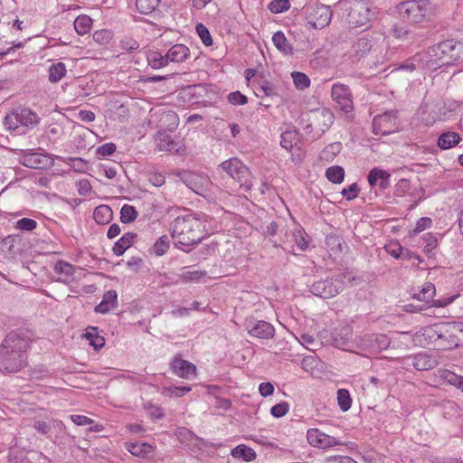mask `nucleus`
Masks as SVG:
<instances>
[{
    "label": "nucleus",
    "mask_w": 463,
    "mask_h": 463,
    "mask_svg": "<svg viewBox=\"0 0 463 463\" xmlns=\"http://www.w3.org/2000/svg\"><path fill=\"white\" fill-rule=\"evenodd\" d=\"M316 120L319 123L323 122L324 127L328 128L334 122V115L328 109H322L316 115Z\"/></svg>",
    "instance_id": "nucleus-49"
},
{
    "label": "nucleus",
    "mask_w": 463,
    "mask_h": 463,
    "mask_svg": "<svg viewBox=\"0 0 463 463\" xmlns=\"http://www.w3.org/2000/svg\"><path fill=\"white\" fill-rule=\"evenodd\" d=\"M53 269L56 273L60 274L63 278V281H68L74 273V267L69 262L59 260L55 263Z\"/></svg>",
    "instance_id": "nucleus-32"
},
{
    "label": "nucleus",
    "mask_w": 463,
    "mask_h": 463,
    "mask_svg": "<svg viewBox=\"0 0 463 463\" xmlns=\"http://www.w3.org/2000/svg\"><path fill=\"white\" fill-rule=\"evenodd\" d=\"M384 249L394 259H400L403 253L402 246L396 241H391L384 246Z\"/></svg>",
    "instance_id": "nucleus-47"
},
{
    "label": "nucleus",
    "mask_w": 463,
    "mask_h": 463,
    "mask_svg": "<svg viewBox=\"0 0 463 463\" xmlns=\"http://www.w3.org/2000/svg\"><path fill=\"white\" fill-rule=\"evenodd\" d=\"M85 337L95 349H99L105 345V339L99 335L97 327H89L85 333Z\"/></svg>",
    "instance_id": "nucleus-35"
},
{
    "label": "nucleus",
    "mask_w": 463,
    "mask_h": 463,
    "mask_svg": "<svg viewBox=\"0 0 463 463\" xmlns=\"http://www.w3.org/2000/svg\"><path fill=\"white\" fill-rule=\"evenodd\" d=\"M112 38L111 32L109 30H99L93 33V39L95 42L100 44H107Z\"/></svg>",
    "instance_id": "nucleus-54"
},
{
    "label": "nucleus",
    "mask_w": 463,
    "mask_h": 463,
    "mask_svg": "<svg viewBox=\"0 0 463 463\" xmlns=\"http://www.w3.org/2000/svg\"><path fill=\"white\" fill-rule=\"evenodd\" d=\"M412 365L418 371H426L436 367L438 361L431 355L420 353L413 357Z\"/></svg>",
    "instance_id": "nucleus-21"
},
{
    "label": "nucleus",
    "mask_w": 463,
    "mask_h": 463,
    "mask_svg": "<svg viewBox=\"0 0 463 463\" xmlns=\"http://www.w3.org/2000/svg\"><path fill=\"white\" fill-rule=\"evenodd\" d=\"M439 376L443 382L453 386L457 385L460 378V375H458L455 373L447 369L439 370Z\"/></svg>",
    "instance_id": "nucleus-48"
},
{
    "label": "nucleus",
    "mask_w": 463,
    "mask_h": 463,
    "mask_svg": "<svg viewBox=\"0 0 463 463\" xmlns=\"http://www.w3.org/2000/svg\"><path fill=\"white\" fill-rule=\"evenodd\" d=\"M37 227L36 221L30 218H22L17 221L16 228L21 231L31 232Z\"/></svg>",
    "instance_id": "nucleus-51"
},
{
    "label": "nucleus",
    "mask_w": 463,
    "mask_h": 463,
    "mask_svg": "<svg viewBox=\"0 0 463 463\" xmlns=\"http://www.w3.org/2000/svg\"><path fill=\"white\" fill-rule=\"evenodd\" d=\"M435 292V286L430 282H427L418 293H413L412 298L419 301L425 302L426 305L432 301V307H444L450 304L454 299V297L442 299H433Z\"/></svg>",
    "instance_id": "nucleus-13"
},
{
    "label": "nucleus",
    "mask_w": 463,
    "mask_h": 463,
    "mask_svg": "<svg viewBox=\"0 0 463 463\" xmlns=\"http://www.w3.org/2000/svg\"><path fill=\"white\" fill-rule=\"evenodd\" d=\"M205 222L197 214L189 213L176 217L172 224V237L178 249L198 244L206 235Z\"/></svg>",
    "instance_id": "nucleus-2"
},
{
    "label": "nucleus",
    "mask_w": 463,
    "mask_h": 463,
    "mask_svg": "<svg viewBox=\"0 0 463 463\" xmlns=\"http://www.w3.org/2000/svg\"><path fill=\"white\" fill-rule=\"evenodd\" d=\"M137 234L135 232L125 233L113 246V252L116 256H121L134 243Z\"/></svg>",
    "instance_id": "nucleus-23"
},
{
    "label": "nucleus",
    "mask_w": 463,
    "mask_h": 463,
    "mask_svg": "<svg viewBox=\"0 0 463 463\" xmlns=\"http://www.w3.org/2000/svg\"><path fill=\"white\" fill-rule=\"evenodd\" d=\"M171 368L177 376L184 379L195 375L196 372V366L193 363L182 359L179 354L175 356L171 363Z\"/></svg>",
    "instance_id": "nucleus-15"
},
{
    "label": "nucleus",
    "mask_w": 463,
    "mask_h": 463,
    "mask_svg": "<svg viewBox=\"0 0 463 463\" xmlns=\"http://www.w3.org/2000/svg\"><path fill=\"white\" fill-rule=\"evenodd\" d=\"M92 19L88 15H79L74 21V28L78 34L84 35L91 28Z\"/></svg>",
    "instance_id": "nucleus-33"
},
{
    "label": "nucleus",
    "mask_w": 463,
    "mask_h": 463,
    "mask_svg": "<svg viewBox=\"0 0 463 463\" xmlns=\"http://www.w3.org/2000/svg\"><path fill=\"white\" fill-rule=\"evenodd\" d=\"M352 338V329L349 326L335 327L332 332L333 345L336 347H344Z\"/></svg>",
    "instance_id": "nucleus-19"
},
{
    "label": "nucleus",
    "mask_w": 463,
    "mask_h": 463,
    "mask_svg": "<svg viewBox=\"0 0 463 463\" xmlns=\"http://www.w3.org/2000/svg\"><path fill=\"white\" fill-rule=\"evenodd\" d=\"M231 178L240 184L241 187L250 190L252 186L251 175L249 168L238 158L233 157L224 161L220 165Z\"/></svg>",
    "instance_id": "nucleus-6"
},
{
    "label": "nucleus",
    "mask_w": 463,
    "mask_h": 463,
    "mask_svg": "<svg viewBox=\"0 0 463 463\" xmlns=\"http://www.w3.org/2000/svg\"><path fill=\"white\" fill-rule=\"evenodd\" d=\"M66 66L63 62H57L49 68V80L52 83L60 81L66 74Z\"/></svg>",
    "instance_id": "nucleus-34"
},
{
    "label": "nucleus",
    "mask_w": 463,
    "mask_h": 463,
    "mask_svg": "<svg viewBox=\"0 0 463 463\" xmlns=\"http://www.w3.org/2000/svg\"><path fill=\"white\" fill-rule=\"evenodd\" d=\"M32 341V334L26 329L8 333L0 344V372L10 374L25 368Z\"/></svg>",
    "instance_id": "nucleus-1"
},
{
    "label": "nucleus",
    "mask_w": 463,
    "mask_h": 463,
    "mask_svg": "<svg viewBox=\"0 0 463 463\" xmlns=\"http://www.w3.org/2000/svg\"><path fill=\"white\" fill-rule=\"evenodd\" d=\"M259 392L261 396L268 397L273 393L274 387L269 382L261 383L259 386Z\"/></svg>",
    "instance_id": "nucleus-64"
},
{
    "label": "nucleus",
    "mask_w": 463,
    "mask_h": 463,
    "mask_svg": "<svg viewBox=\"0 0 463 463\" xmlns=\"http://www.w3.org/2000/svg\"><path fill=\"white\" fill-rule=\"evenodd\" d=\"M374 341L376 342L375 348L378 350H385L390 345V340L385 335H375Z\"/></svg>",
    "instance_id": "nucleus-63"
},
{
    "label": "nucleus",
    "mask_w": 463,
    "mask_h": 463,
    "mask_svg": "<svg viewBox=\"0 0 463 463\" xmlns=\"http://www.w3.org/2000/svg\"><path fill=\"white\" fill-rule=\"evenodd\" d=\"M17 112L18 118H20L21 128H33L36 126L40 121L38 115L28 108H18Z\"/></svg>",
    "instance_id": "nucleus-22"
},
{
    "label": "nucleus",
    "mask_w": 463,
    "mask_h": 463,
    "mask_svg": "<svg viewBox=\"0 0 463 463\" xmlns=\"http://www.w3.org/2000/svg\"><path fill=\"white\" fill-rule=\"evenodd\" d=\"M245 327L250 335L258 338L269 339L275 334V328L270 323L256 320L253 317H248L245 320Z\"/></svg>",
    "instance_id": "nucleus-12"
},
{
    "label": "nucleus",
    "mask_w": 463,
    "mask_h": 463,
    "mask_svg": "<svg viewBox=\"0 0 463 463\" xmlns=\"http://www.w3.org/2000/svg\"><path fill=\"white\" fill-rule=\"evenodd\" d=\"M371 39L367 35H361L352 45L351 56L354 60L359 61L371 50Z\"/></svg>",
    "instance_id": "nucleus-17"
},
{
    "label": "nucleus",
    "mask_w": 463,
    "mask_h": 463,
    "mask_svg": "<svg viewBox=\"0 0 463 463\" xmlns=\"http://www.w3.org/2000/svg\"><path fill=\"white\" fill-rule=\"evenodd\" d=\"M289 8H290L289 0H273L268 5V9L272 14H279L282 12H286Z\"/></svg>",
    "instance_id": "nucleus-45"
},
{
    "label": "nucleus",
    "mask_w": 463,
    "mask_h": 463,
    "mask_svg": "<svg viewBox=\"0 0 463 463\" xmlns=\"http://www.w3.org/2000/svg\"><path fill=\"white\" fill-rule=\"evenodd\" d=\"M307 20L314 29H323L332 19L330 6L322 4H312L307 9Z\"/></svg>",
    "instance_id": "nucleus-8"
},
{
    "label": "nucleus",
    "mask_w": 463,
    "mask_h": 463,
    "mask_svg": "<svg viewBox=\"0 0 463 463\" xmlns=\"http://www.w3.org/2000/svg\"><path fill=\"white\" fill-rule=\"evenodd\" d=\"M306 232L303 230H296L293 232V237L298 247L304 250L307 248L308 241L306 239Z\"/></svg>",
    "instance_id": "nucleus-53"
},
{
    "label": "nucleus",
    "mask_w": 463,
    "mask_h": 463,
    "mask_svg": "<svg viewBox=\"0 0 463 463\" xmlns=\"http://www.w3.org/2000/svg\"><path fill=\"white\" fill-rule=\"evenodd\" d=\"M71 421L79 426H88L87 431L100 432L104 430L103 425L95 423L93 420L83 415H71Z\"/></svg>",
    "instance_id": "nucleus-29"
},
{
    "label": "nucleus",
    "mask_w": 463,
    "mask_h": 463,
    "mask_svg": "<svg viewBox=\"0 0 463 463\" xmlns=\"http://www.w3.org/2000/svg\"><path fill=\"white\" fill-rule=\"evenodd\" d=\"M206 272L202 270L184 271L181 275V279L185 282L195 281L205 276Z\"/></svg>",
    "instance_id": "nucleus-55"
},
{
    "label": "nucleus",
    "mask_w": 463,
    "mask_h": 463,
    "mask_svg": "<svg viewBox=\"0 0 463 463\" xmlns=\"http://www.w3.org/2000/svg\"><path fill=\"white\" fill-rule=\"evenodd\" d=\"M137 217V212L135 207L129 204H124L120 211V221L123 223L134 222Z\"/></svg>",
    "instance_id": "nucleus-42"
},
{
    "label": "nucleus",
    "mask_w": 463,
    "mask_h": 463,
    "mask_svg": "<svg viewBox=\"0 0 463 463\" xmlns=\"http://www.w3.org/2000/svg\"><path fill=\"white\" fill-rule=\"evenodd\" d=\"M160 0H137V9L140 14H148L156 10Z\"/></svg>",
    "instance_id": "nucleus-39"
},
{
    "label": "nucleus",
    "mask_w": 463,
    "mask_h": 463,
    "mask_svg": "<svg viewBox=\"0 0 463 463\" xmlns=\"http://www.w3.org/2000/svg\"><path fill=\"white\" fill-rule=\"evenodd\" d=\"M359 187L357 184H352L348 188H344L341 192L344 197H345L348 201L353 200L358 196Z\"/></svg>",
    "instance_id": "nucleus-59"
},
{
    "label": "nucleus",
    "mask_w": 463,
    "mask_h": 463,
    "mask_svg": "<svg viewBox=\"0 0 463 463\" xmlns=\"http://www.w3.org/2000/svg\"><path fill=\"white\" fill-rule=\"evenodd\" d=\"M148 180L153 185L160 187L165 183V176L160 172L153 171L148 174Z\"/></svg>",
    "instance_id": "nucleus-58"
},
{
    "label": "nucleus",
    "mask_w": 463,
    "mask_h": 463,
    "mask_svg": "<svg viewBox=\"0 0 463 463\" xmlns=\"http://www.w3.org/2000/svg\"><path fill=\"white\" fill-rule=\"evenodd\" d=\"M461 140L459 135L456 132L448 131L442 133L438 138L437 145L439 148L445 150L457 146Z\"/></svg>",
    "instance_id": "nucleus-27"
},
{
    "label": "nucleus",
    "mask_w": 463,
    "mask_h": 463,
    "mask_svg": "<svg viewBox=\"0 0 463 463\" xmlns=\"http://www.w3.org/2000/svg\"><path fill=\"white\" fill-rule=\"evenodd\" d=\"M337 402L340 409L343 411H347L352 404V399L349 392L345 389H339L337 391Z\"/></svg>",
    "instance_id": "nucleus-43"
},
{
    "label": "nucleus",
    "mask_w": 463,
    "mask_h": 463,
    "mask_svg": "<svg viewBox=\"0 0 463 463\" xmlns=\"http://www.w3.org/2000/svg\"><path fill=\"white\" fill-rule=\"evenodd\" d=\"M102 301L109 304V306L112 307L113 308H116L118 304L117 292L115 290L107 291L103 296Z\"/></svg>",
    "instance_id": "nucleus-61"
},
{
    "label": "nucleus",
    "mask_w": 463,
    "mask_h": 463,
    "mask_svg": "<svg viewBox=\"0 0 463 463\" xmlns=\"http://www.w3.org/2000/svg\"><path fill=\"white\" fill-rule=\"evenodd\" d=\"M169 249V239L166 235L160 237L154 244L153 250L156 256L164 255Z\"/></svg>",
    "instance_id": "nucleus-46"
},
{
    "label": "nucleus",
    "mask_w": 463,
    "mask_h": 463,
    "mask_svg": "<svg viewBox=\"0 0 463 463\" xmlns=\"http://www.w3.org/2000/svg\"><path fill=\"white\" fill-rule=\"evenodd\" d=\"M332 99L337 107L344 112L348 113L354 109L353 95L347 85L337 82L333 84L331 90Z\"/></svg>",
    "instance_id": "nucleus-10"
},
{
    "label": "nucleus",
    "mask_w": 463,
    "mask_h": 463,
    "mask_svg": "<svg viewBox=\"0 0 463 463\" xmlns=\"http://www.w3.org/2000/svg\"><path fill=\"white\" fill-rule=\"evenodd\" d=\"M343 240L335 235H329L326 239V243L328 247H331V250L334 252L342 251Z\"/></svg>",
    "instance_id": "nucleus-52"
},
{
    "label": "nucleus",
    "mask_w": 463,
    "mask_h": 463,
    "mask_svg": "<svg viewBox=\"0 0 463 463\" xmlns=\"http://www.w3.org/2000/svg\"><path fill=\"white\" fill-rule=\"evenodd\" d=\"M113 217L112 210L108 205H99L95 208L93 218L99 224L109 223Z\"/></svg>",
    "instance_id": "nucleus-31"
},
{
    "label": "nucleus",
    "mask_w": 463,
    "mask_h": 463,
    "mask_svg": "<svg viewBox=\"0 0 463 463\" xmlns=\"http://www.w3.org/2000/svg\"><path fill=\"white\" fill-rule=\"evenodd\" d=\"M232 455L234 457L242 458L246 461H251V460L255 459V458H256L255 451L252 449L248 448L244 445L237 446L233 449Z\"/></svg>",
    "instance_id": "nucleus-40"
},
{
    "label": "nucleus",
    "mask_w": 463,
    "mask_h": 463,
    "mask_svg": "<svg viewBox=\"0 0 463 463\" xmlns=\"http://www.w3.org/2000/svg\"><path fill=\"white\" fill-rule=\"evenodd\" d=\"M293 82L295 87L298 90H305L309 87L310 80L309 78L303 72L294 71L291 73Z\"/></svg>",
    "instance_id": "nucleus-44"
},
{
    "label": "nucleus",
    "mask_w": 463,
    "mask_h": 463,
    "mask_svg": "<svg viewBox=\"0 0 463 463\" xmlns=\"http://www.w3.org/2000/svg\"><path fill=\"white\" fill-rule=\"evenodd\" d=\"M116 145L114 143H106L97 148V155L100 156H108L116 151Z\"/></svg>",
    "instance_id": "nucleus-60"
},
{
    "label": "nucleus",
    "mask_w": 463,
    "mask_h": 463,
    "mask_svg": "<svg viewBox=\"0 0 463 463\" xmlns=\"http://www.w3.org/2000/svg\"><path fill=\"white\" fill-rule=\"evenodd\" d=\"M5 126L9 130L17 131L19 134H24V130L19 131L21 128L20 118H18L17 109L8 113L4 120Z\"/></svg>",
    "instance_id": "nucleus-36"
},
{
    "label": "nucleus",
    "mask_w": 463,
    "mask_h": 463,
    "mask_svg": "<svg viewBox=\"0 0 463 463\" xmlns=\"http://www.w3.org/2000/svg\"><path fill=\"white\" fill-rule=\"evenodd\" d=\"M430 53L439 66H455L463 61V43L446 40L433 45Z\"/></svg>",
    "instance_id": "nucleus-4"
},
{
    "label": "nucleus",
    "mask_w": 463,
    "mask_h": 463,
    "mask_svg": "<svg viewBox=\"0 0 463 463\" xmlns=\"http://www.w3.org/2000/svg\"><path fill=\"white\" fill-rule=\"evenodd\" d=\"M343 277L345 275L340 274L335 278L318 280L310 287V292L322 298H331L344 289Z\"/></svg>",
    "instance_id": "nucleus-7"
},
{
    "label": "nucleus",
    "mask_w": 463,
    "mask_h": 463,
    "mask_svg": "<svg viewBox=\"0 0 463 463\" xmlns=\"http://www.w3.org/2000/svg\"><path fill=\"white\" fill-rule=\"evenodd\" d=\"M338 5L346 13L347 23L354 27L366 25L375 17L369 0H340Z\"/></svg>",
    "instance_id": "nucleus-3"
},
{
    "label": "nucleus",
    "mask_w": 463,
    "mask_h": 463,
    "mask_svg": "<svg viewBox=\"0 0 463 463\" xmlns=\"http://www.w3.org/2000/svg\"><path fill=\"white\" fill-rule=\"evenodd\" d=\"M397 111H387L373 119V131L375 135H389L398 129Z\"/></svg>",
    "instance_id": "nucleus-9"
},
{
    "label": "nucleus",
    "mask_w": 463,
    "mask_h": 463,
    "mask_svg": "<svg viewBox=\"0 0 463 463\" xmlns=\"http://www.w3.org/2000/svg\"><path fill=\"white\" fill-rule=\"evenodd\" d=\"M308 443L316 448L326 449L337 445L333 436H307Z\"/></svg>",
    "instance_id": "nucleus-28"
},
{
    "label": "nucleus",
    "mask_w": 463,
    "mask_h": 463,
    "mask_svg": "<svg viewBox=\"0 0 463 463\" xmlns=\"http://www.w3.org/2000/svg\"><path fill=\"white\" fill-rule=\"evenodd\" d=\"M275 47L283 54H292L293 48L281 31L276 32L272 36Z\"/></svg>",
    "instance_id": "nucleus-30"
},
{
    "label": "nucleus",
    "mask_w": 463,
    "mask_h": 463,
    "mask_svg": "<svg viewBox=\"0 0 463 463\" xmlns=\"http://www.w3.org/2000/svg\"><path fill=\"white\" fill-rule=\"evenodd\" d=\"M391 175L382 169L373 168L367 176L368 183L371 186H375L377 184L382 190L387 188L390 184Z\"/></svg>",
    "instance_id": "nucleus-18"
},
{
    "label": "nucleus",
    "mask_w": 463,
    "mask_h": 463,
    "mask_svg": "<svg viewBox=\"0 0 463 463\" xmlns=\"http://www.w3.org/2000/svg\"><path fill=\"white\" fill-rule=\"evenodd\" d=\"M127 450L131 453L133 456L145 458L147 455L154 452L155 447L154 445L147 442H127L126 443Z\"/></svg>",
    "instance_id": "nucleus-20"
},
{
    "label": "nucleus",
    "mask_w": 463,
    "mask_h": 463,
    "mask_svg": "<svg viewBox=\"0 0 463 463\" xmlns=\"http://www.w3.org/2000/svg\"><path fill=\"white\" fill-rule=\"evenodd\" d=\"M396 9L403 22L420 24L426 21L430 12V0H408L400 3Z\"/></svg>",
    "instance_id": "nucleus-5"
},
{
    "label": "nucleus",
    "mask_w": 463,
    "mask_h": 463,
    "mask_svg": "<svg viewBox=\"0 0 463 463\" xmlns=\"http://www.w3.org/2000/svg\"><path fill=\"white\" fill-rule=\"evenodd\" d=\"M196 32L204 45H206V46L212 45L213 40H212L210 32L203 24H198L196 25Z\"/></svg>",
    "instance_id": "nucleus-50"
},
{
    "label": "nucleus",
    "mask_w": 463,
    "mask_h": 463,
    "mask_svg": "<svg viewBox=\"0 0 463 463\" xmlns=\"http://www.w3.org/2000/svg\"><path fill=\"white\" fill-rule=\"evenodd\" d=\"M167 58L171 62H182L190 54L189 49L184 44H175L167 52Z\"/></svg>",
    "instance_id": "nucleus-24"
},
{
    "label": "nucleus",
    "mask_w": 463,
    "mask_h": 463,
    "mask_svg": "<svg viewBox=\"0 0 463 463\" xmlns=\"http://www.w3.org/2000/svg\"><path fill=\"white\" fill-rule=\"evenodd\" d=\"M422 335L428 340L429 344H432L438 348L449 349L446 346V345H449V342L443 343L442 341L445 338H450L449 324L447 326L434 325L427 326L423 328Z\"/></svg>",
    "instance_id": "nucleus-11"
},
{
    "label": "nucleus",
    "mask_w": 463,
    "mask_h": 463,
    "mask_svg": "<svg viewBox=\"0 0 463 463\" xmlns=\"http://www.w3.org/2000/svg\"><path fill=\"white\" fill-rule=\"evenodd\" d=\"M280 145L283 148L289 151L298 142V134L295 131H285L281 134Z\"/></svg>",
    "instance_id": "nucleus-41"
},
{
    "label": "nucleus",
    "mask_w": 463,
    "mask_h": 463,
    "mask_svg": "<svg viewBox=\"0 0 463 463\" xmlns=\"http://www.w3.org/2000/svg\"><path fill=\"white\" fill-rule=\"evenodd\" d=\"M147 61L153 69H160L169 63V59L167 58V54L162 55L160 52H154L148 54Z\"/></svg>",
    "instance_id": "nucleus-37"
},
{
    "label": "nucleus",
    "mask_w": 463,
    "mask_h": 463,
    "mask_svg": "<svg viewBox=\"0 0 463 463\" xmlns=\"http://www.w3.org/2000/svg\"><path fill=\"white\" fill-rule=\"evenodd\" d=\"M178 175L181 176L184 184L196 194H199L200 190L209 182L206 177L194 172H183Z\"/></svg>",
    "instance_id": "nucleus-16"
},
{
    "label": "nucleus",
    "mask_w": 463,
    "mask_h": 463,
    "mask_svg": "<svg viewBox=\"0 0 463 463\" xmlns=\"http://www.w3.org/2000/svg\"><path fill=\"white\" fill-rule=\"evenodd\" d=\"M148 415L153 419H161L164 417V410L161 407L156 405L146 406Z\"/></svg>",
    "instance_id": "nucleus-62"
},
{
    "label": "nucleus",
    "mask_w": 463,
    "mask_h": 463,
    "mask_svg": "<svg viewBox=\"0 0 463 463\" xmlns=\"http://www.w3.org/2000/svg\"><path fill=\"white\" fill-rule=\"evenodd\" d=\"M228 101L232 105H244L248 102V98L240 91H234L228 95Z\"/></svg>",
    "instance_id": "nucleus-57"
},
{
    "label": "nucleus",
    "mask_w": 463,
    "mask_h": 463,
    "mask_svg": "<svg viewBox=\"0 0 463 463\" xmlns=\"http://www.w3.org/2000/svg\"><path fill=\"white\" fill-rule=\"evenodd\" d=\"M156 147L160 151H178L177 144L165 131H159L156 137Z\"/></svg>",
    "instance_id": "nucleus-25"
},
{
    "label": "nucleus",
    "mask_w": 463,
    "mask_h": 463,
    "mask_svg": "<svg viewBox=\"0 0 463 463\" xmlns=\"http://www.w3.org/2000/svg\"><path fill=\"white\" fill-rule=\"evenodd\" d=\"M450 340L449 345H446L449 349L458 347L460 343H463V323L449 324Z\"/></svg>",
    "instance_id": "nucleus-26"
},
{
    "label": "nucleus",
    "mask_w": 463,
    "mask_h": 463,
    "mask_svg": "<svg viewBox=\"0 0 463 463\" xmlns=\"http://www.w3.org/2000/svg\"><path fill=\"white\" fill-rule=\"evenodd\" d=\"M326 176L330 182L334 184H340L344 180L345 170L342 166L333 165L326 169Z\"/></svg>",
    "instance_id": "nucleus-38"
},
{
    "label": "nucleus",
    "mask_w": 463,
    "mask_h": 463,
    "mask_svg": "<svg viewBox=\"0 0 463 463\" xmlns=\"http://www.w3.org/2000/svg\"><path fill=\"white\" fill-rule=\"evenodd\" d=\"M288 409H289V406H288V402H283L274 405L270 410V413L275 418H280L287 414V412L288 411Z\"/></svg>",
    "instance_id": "nucleus-56"
},
{
    "label": "nucleus",
    "mask_w": 463,
    "mask_h": 463,
    "mask_svg": "<svg viewBox=\"0 0 463 463\" xmlns=\"http://www.w3.org/2000/svg\"><path fill=\"white\" fill-rule=\"evenodd\" d=\"M21 163L29 168L48 169L53 165L54 160L47 154L31 152L22 156Z\"/></svg>",
    "instance_id": "nucleus-14"
}]
</instances>
